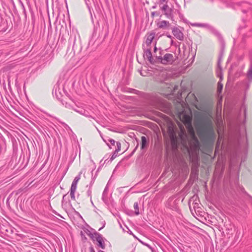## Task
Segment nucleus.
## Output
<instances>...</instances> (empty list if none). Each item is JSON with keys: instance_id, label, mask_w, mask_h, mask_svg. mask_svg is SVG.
<instances>
[{"instance_id": "6", "label": "nucleus", "mask_w": 252, "mask_h": 252, "mask_svg": "<svg viewBox=\"0 0 252 252\" xmlns=\"http://www.w3.org/2000/svg\"><path fill=\"white\" fill-rule=\"evenodd\" d=\"M179 118L187 127L189 129L192 128L191 125L192 115L190 110L188 112L183 110L179 113Z\"/></svg>"}, {"instance_id": "42", "label": "nucleus", "mask_w": 252, "mask_h": 252, "mask_svg": "<svg viewBox=\"0 0 252 252\" xmlns=\"http://www.w3.org/2000/svg\"><path fill=\"white\" fill-rule=\"evenodd\" d=\"M103 227H104V226H103L102 227L100 228L99 229V230H101V229Z\"/></svg>"}, {"instance_id": "14", "label": "nucleus", "mask_w": 252, "mask_h": 252, "mask_svg": "<svg viewBox=\"0 0 252 252\" xmlns=\"http://www.w3.org/2000/svg\"><path fill=\"white\" fill-rule=\"evenodd\" d=\"M155 33L152 32L147 35L145 42L143 44L145 45V48H151V44L155 38Z\"/></svg>"}, {"instance_id": "13", "label": "nucleus", "mask_w": 252, "mask_h": 252, "mask_svg": "<svg viewBox=\"0 0 252 252\" xmlns=\"http://www.w3.org/2000/svg\"><path fill=\"white\" fill-rule=\"evenodd\" d=\"M225 143L223 140V138L222 136H221L219 133V137L218 141L217 142L216 149H215V153H216L218 150H219L220 148L223 150H225Z\"/></svg>"}, {"instance_id": "28", "label": "nucleus", "mask_w": 252, "mask_h": 252, "mask_svg": "<svg viewBox=\"0 0 252 252\" xmlns=\"http://www.w3.org/2000/svg\"><path fill=\"white\" fill-rule=\"evenodd\" d=\"M117 149L115 150V153H118L121 150V144L120 142H116Z\"/></svg>"}, {"instance_id": "34", "label": "nucleus", "mask_w": 252, "mask_h": 252, "mask_svg": "<svg viewBox=\"0 0 252 252\" xmlns=\"http://www.w3.org/2000/svg\"><path fill=\"white\" fill-rule=\"evenodd\" d=\"M22 5L23 6V11H24V12L25 13L26 12V9H25V7L24 6V5L22 3Z\"/></svg>"}, {"instance_id": "5", "label": "nucleus", "mask_w": 252, "mask_h": 252, "mask_svg": "<svg viewBox=\"0 0 252 252\" xmlns=\"http://www.w3.org/2000/svg\"><path fill=\"white\" fill-rule=\"evenodd\" d=\"M252 83V57L250 59V63L246 74V78L242 82V89L246 93Z\"/></svg>"}, {"instance_id": "41", "label": "nucleus", "mask_w": 252, "mask_h": 252, "mask_svg": "<svg viewBox=\"0 0 252 252\" xmlns=\"http://www.w3.org/2000/svg\"><path fill=\"white\" fill-rule=\"evenodd\" d=\"M229 150V147H228V148H227V149H226V151H228Z\"/></svg>"}, {"instance_id": "9", "label": "nucleus", "mask_w": 252, "mask_h": 252, "mask_svg": "<svg viewBox=\"0 0 252 252\" xmlns=\"http://www.w3.org/2000/svg\"><path fill=\"white\" fill-rule=\"evenodd\" d=\"M144 50L143 57L145 60H148L151 64L157 63L158 55L152 56L151 48H145V45H142Z\"/></svg>"}, {"instance_id": "35", "label": "nucleus", "mask_w": 252, "mask_h": 252, "mask_svg": "<svg viewBox=\"0 0 252 252\" xmlns=\"http://www.w3.org/2000/svg\"><path fill=\"white\" fill-rule=\"evenodd\" d=\"M138 146V144H137V145L136 147L135 148V149H134V150H133V151L132 153H133L134 152H135V151L136 150V149H137V148Z\"/></svg>"}, {"instance_id": "12", "label": "nucleus", "mask_w": 252, "mask_h": 252, "mask_svg": "<svg viewBox=\"0 0 252 252\" xmlns=\"http://www.w3.org/2000/svg\"><path fill=\"white\" fill-rule=\"evenodd\" d=\"M161 10L163 12H164V15L166 16V17L172 20H173V13H174V9L169 7L167 5L165 4L164 5L162 8Z\"/></svg>"}, {"instance_id": "33", "label": "nucleus", "mask_w": 252, "mask_h": 252, "mask_svg": "<svg viewBox=\"0 0 252 252\" xmlns=\"http://www.w3.org/2000/svg\"><path fill=\"white\" fill-rule=\"evenodd\" d=\"M155 45V47H154V52L156 53V52L158 50V48H157V47L156 46V44H154Z\"/></svg>"}, {"instance_id": "39", "label": "nucleus", "mask_w": 252, "mask_h": 252, "mask_svg": "<svg viewBox=\"0 0 252 252\" xmlns=\"http://www.w3.org/2000/svg\"><path fill=\"white\" fill-rule=\"evenodd\" d=\"M243 56H241V57L239 58V59H240V60H242V59H243Z\"/></svg>"}, {"instance_id": "21", "label": "nucleus", "mask_w": 252, "mask_h": 252, "mask_svg": "<svg viewBox=\"0 0 252 252\" xmlns=\"http://www.w3.org/2000/svg\"><path fill=\"white\" fill-rule=\"evenodd\" d=\"M189 97H192L193 100L192 101V103H195L196 102L197 100V98L196 97V96L194 95V94H189L188 96H187V97L186 98V101H188L189 99Z\"/></svg>"}, {"instance_id": "7", "label": "nucleus", "mask_w": 252, "mask_h": 252, "mask_svg": "<svg viewBox=\"0 0 252 252\" xmlns=\"http://www.w3.org/2000/svg\"><path fill=\"white\" fill-rule=\"evenodd\" d=\"M159 55H158L157 63H161L163 64H171L174 61V58L172 54L166 53L162 57V51L159 49Z\"/></svg>"}, {"instance_id": "32", "label": "nucleus", "mask_w": 252, "mask_h": 252, "mask_svg": "<svg viewBox=\"0 0 252 252\" xmlns=\"http://www.w3.org/2000/svg\"><path fill=\"white\" fill-rule=\"evenodd\" d=\"M90 252H95L94 249L92 246L90 247Z\"/></svg>"}, {"instance_id": "37", "label": "nucleus", "mask_w": 252, "mask_h": 252, "mask_svg": "<svg viewBox=\"0 0 252 252\" xmlns=\"http://www.w3.org/2000/svg\"><path fill=\"white\" fill-rule=\"evenodd\" d=\"M220 59H219V61H218V66H219V67L220 66Z\"/></svg>"}, {"instance_id": "44", "label": "nucleus", "mask_w": 252, "mask_h": 252, "mask_svg": "<svg viewBox=\"0 0 252 252\" xmlns=\"http://www.w3.org/2000/svg\"><path fill=\"white\" fill-rule=\"evenodd\" d=\"M171 44H172V45H173V40H172V41H171Z\"/></svg>"}, {"instance_id": "27", "label": "nucleus", "mask_w": 252, "mask_h": 252, "mask_svg": "<svg viewBox=\"0 0 252 252\" xmlns=\"http://www.w3.org/2000/svg\"><path fill=\"white\" fill-rule=\"evenodd\" d=\"M107 192V189L105 188L103 191V192L102 195V199L104 202H106L107 201V199L105 197Z\"/></svg>"}, {"instance_id": "43", "label": "nucleus", "mask_w": 252, "mask_h": 252, "mask_svg": "<svg viewBox=\"0 0 252 252\" xmlns=\"http://www.w3.org/2000/svg\"><path fill=\"white\" fill-rule=\"evenodd\" d=\"M162 2H164L166 0H160Z\"/></svg>"}, {"instance_id": "11", "label": "nucleus", "mask_w": 252, "mask_h": 252, "mask_svg": "<svg viewBox=\"0 0 252 252\" xmlns=\"http://www.w3.org/2000/svg\"><path fill=\"white\" fill-rule=\"evenodd\" d=\"M179 201V200L178 199H175L174 197H171L167 201L166 206L172 210L177 211Z\"/></svg>"}, {"instance_id": "4", "label": "nucleus", "mask_w": 252, "mask_h": 252, "mask_svg": "<svg viewBox=\"0 0 252 252\" xmlns=\"http://www.w3.org/2000/svg\"><path fill=\"white\" fill-rule=\"evenodd\" d=\"M226 4L230 7L233 8H236L237 6H240L242 8V11L244 13H247L249 10H251V4L250 3L246 2H241L237 3L236 0H227Z\"/></svg>"}, {"instance_id": "31", "label": "nucleus", "mask_w": 252, "mask_h": 252, "mask_svg": "<svg viewBox=\"0 0 252 252\" xmlns=\"http://www.w3.org/2000/svg\"><path fill=\"white\" fill-rule=\"evenodd\" d=\"M117 154L118 153H115V152H114L113 155L111 158V160H112L113 159H114L117 156Z\"/></svg>"}, {"instance_id": "25", "label": "nucleus", "mask_w": 252, "mask_h": 252, "mask_svg": "<svg viewBox=\"0 0 252 252\" xmlns=\"http://www.w3.org/2000/svg\"><path fill=\"white\" fill-rule=\"evenodd\" d=\"M134 209L135 210V214L136 215H138L139 214V207H138V204L137 202H135L134 203Z\"/></svg>"}, {"instance_id": "36", "label": "nucleus", "mask_w": 252, "mask_h": 252, "mask_svg": "<svg viewBox=\"0 0 252 252\" xmlns=\"http://www.w3.org/2000/svg\"><path fill=\"white\" fill-rule=\"evenodd\" d=\"M129 234L131 235H132L135 237L134 235L132 233V232L130 230H129Z\"/></svg>"}, {"instance_id": "30", "label": "nucleus", "mask_w": 252, "mask_h": 252, "mask_svg": "<svg viewBox=\"0 0 252 252\" xmlns=\"http://www.w3.org/2000/svg\"><path fill=\"white\" fill-rule=\"evenodd\" d=\"M109 142L110 143V144L111 145H113L114 146L115 145V143H116L115 142V141L112 139H110L109 140Z\"/></svg>"}, {"instance_id": "1", "label": "nucleus", "mask_w": 252, "mask_h": 252, "mask_svg": "<svg viewBox=\"0 0 252 252\" xmlns=\"http://www.w3.org/2000/svg\"><path fill=\"white\" fill-rule=\"evenodd\" d=\"M248 146L244 135H239L237 140V145L235 152L231 156L230 166L235 165L241 159V162L245 161L247 153Z\"/></svg>"}, {"instance_id": "26", "label": "nucleus", "mask_w": 252, "mask_h": 252, "mask_svg": "<svg viewBox=\"0 0 252 252\" xmlns=\"http://www.w3.org/2000/svg\"><path fill=\"white\" fill-rule=\"evenodd\" d=\"M241 111H243L244 117L246 118V113H247V108L244 103H243L241 105Z\"/></svg>"}, {"instance_id": "40", "label": "nucleus", "mask_w": 252, "mask_h": 252, "mask_svg": "<svg viewBox=\"0 0 252 252\" xmlns=\"http://www.w3.org/2000/svg\"><path fill=\"white\" fill-rule=\"evenodd\" d=\"M88 193L89 195H90V193H91V192H90V191H88Z\"/></svg>"}, {"instance_id": "18", "label": "nucleus", "mask_w": 252, "mask_h": 252, "mask_svg": "<svg viewBox=\"0 0 252 252\" xmlns=\"http://www.w3.org/2000/svg\"><path fill=\"white\" fill-rule=\"evenodd\" d=\"M218 76L220 78V81L218 83L217 92L218 94H220L221 93L223 88V84L221 83L222 80V75L221 73L220 72L219 73H218Z\"/></svg>"}, {"instance_id": "29", "label": "nucleus", "mask_w": 252, "mask_h": 252, "mask_svg": "<svg viewBox=\"0 0 252 252\" xmlns=\"http://www.w3.org/2000/svg\"><path fill=\"white\" fill-rule=\"evenodd\" d=\"M66 195H64L63 197V200H62V205L63 206L65 203H66L67 202L66 201Z\"/></svg>"}, {"instance_id": "2", "label": "nucleus", "mask_w": 252, "mask_h": 252, "mask_svg": "<svg viewBox=\"0 0 252 252\" xmlns=\"http://www.w3.org/2000/svg\"><path fill=\"white\" fill-rule=\"evenodd\" d=\"M204 137L209 144H213L216 139V133L211 121L208 122L203 128Z\"/></svg>"}, {"instance_id": "23", "label": "nucleus", "mask_w": 252, "mask_h": 252, "mask_svg": "<svg viewBox=\"0 0 252 252\" xmlns=\"http://www.w3.org/2000/svg\"><path fill=\"white\" fill-rule=\"evenodd\" d=\"M76 190V189H74V188H70V197H71V198L72 199V200H75V192Z\"/></svg>"}, {"instance_id": "8", "label": "nucleus", "mask_w": 252, "mask_h": 252, "mask_svg": "<svg viewBox=\"0 0 252 252\" xmlns=\"http://www.w3.org/2000/svg\"><path fill=\"white\" fill-rule=\"evenodd\" d=\"M232 191L231 192V194L234 199L239 198L240 195H242L247 194L244 188L239 185L238 180L235 182L234 188H232Z\"/></svg>"}, {"instance_id": "15", "label": "nucleus", "mask_w": 252, "mask_h": 252, "mask_svg": "<svg viewBox=\"0 0 252 252\" xmlns=\"http://www.w3.org/2000/svg\"><path fill=\"white\" fill-rule=\"evenodd\" d=\"M53 93L55 94L58 99H60L63 96V94H65V92L63 88H60L59 86H57L54 88Z\"/></svg>"}, {"instance_id": "22", "label": "nucleus", "mask_w": 252, "mask_h": 252, "mask_svg": "<svg viewBox=\"0 0 252 252\" xmlns=\"http://www.w3.org/2000/svg\"><path fill=\"white\" fill-rule=\"evenodd\" d=\"M180 128H181V131L182 133V135L181 136V138L183 142H184V141L185 140L184 139H185L184 136H185V137L187 136V135L186 134V132H185V129L183 126H180Z\"/></svg>"}, {"instance_id": "17", "label": "nucleus", "mask_w": 252, "mask_h": 252, "mask_svg": "<svg viewBox=\"0 0 252 252\" xmlns=\"http://www.w3.org/2000/svg\"><path fill=\"white\" fill-rule=\"evenodd\" d=\"M170 26L169 22L165 20H162L158 24V27L162 29H168Z\"/></svg>"}, {"instance_id": "45", "label": "nucleus", "mask_w": 252, "mask_h": 252, "mask_svg": "<svg viewBox=\"0 0 252 252\" xmlns=\"http://www.w3.org/2000/svg\"><path fill=\"white\" fill-rule=\"evenodd\" d=\"M104 252V251H99V252Z\"/></svg>"}, {"instance_id": "10", "label": "nucleus", "mask_w": 252, "mask_h": 252, "mask_svg": "<svg viewBox=\"0 0 252 252\" xmlns=\"http://www.w3.org/2000/svg\"><path fill=\"white\" fill-rule=\"evenodd\" d=\"M91 237L93 241H96L97 242V245L98 247L101 248L102 249H105L104 238L102 237V235L97 232H95L94 234H92Z\"/></svg>"}, {"instance_id": "20", "label": "nucleus", "mask_w": 252, "mask_h": 252, "mask_svg": "<svg viewBox=\"0 0 252 252\" xmlns=\"http://www.w3.org/2000/svg\"><path fill=\"white\" fill-rule=\"evenodd\" d=\"M80 179V175L76 176L72 183L71 188L76 189L78 182Z\"/></svg>"}, {"instance_id": "38", "label": "nucleus", "mask_w": 252, "mask_h": 252, "mask_svg": "<svg viewBox=\"0 0 252 252\" xmlns=\"http://www.w3.org/2000/svg\"><path fill=\"white\" fill-rule=\"evenodd\" d=\"M167 37L170 38H171L172 37V36L170 35H167Z\"/></svg>"}, {"instance_id": "16", "label": "nucleus", "mask_w": 252, "mask_h": 252, "mask_svg": "<svg viewBox=\"0 0 252 252\" xmlns=\"http://www.w3.org/2000/svg\"><path fill=\"white\" fill-rule=\"evenodd\" d=\"M172 31L173 34L177 39L180 41L184 40V34L179 28L174 27L172 28Z\"/></svg>"}, {"instance_id": "19", "label": "nucleus", "mask_w": 252, "mask_h": 252, "mask_svg": "<svg viewBox=\"0 0 252 252\" xmlns=\"http://www.w3.org/2000/svg\"><path fill=\"white\" fill-rule=\"evenodd\" d=\"M149 142L147 141V138L142 136L141 137V148L142 150H144L148 146Z\"/></svg>"}, {"instance_id": "3", "label": "nucleus", "mask_w": 252, "mask_h": 252, "mask_svg": "<svg viewBox=\"0 0 252 252\" xmlns=\"http://www.w3.org/2000/svg\"><path fill=\"white\" fill-rule=\"evenodd\" d=\"M61 102L63 105H64L65 107L68 108H72L76 112L79 113V114L88 118H93L90 113L86 111V110L80 108L79 107H76V108L73 107L74 102L73 101L68 98H63L61 99Z\"/></svg>"}, {"instance_id": "24", "label": "nucleus", "mask_w": 252, "mask_h": 252, "mask_svg": "<svg viewBox=\"0 0 252 252\" xmlns=\"http://www.w3.org/2000/svg\"><path fill=\"white\" fill-rule=\"evenodd\" d=\"M191 26L198 27H207L208 25L206 24L195 23L191 24Z\"/></svg>"}]
</instances>
